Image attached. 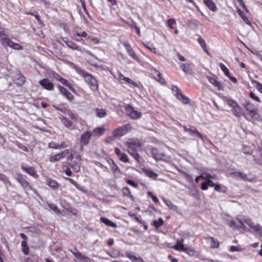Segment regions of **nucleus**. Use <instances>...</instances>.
Here are the masks:
<instances>
[{"mask_svg":"<svg viewBox=\"0 0 262 262\" xmlns=\"http://www.w3.org/2000/svg\"><path fill=\"white\" fill-rule=\"evenodd\" d=\"M88 36V34L85 31L77 32L75 34H73L72 38L76 41L81 42L82 44L84 45L85 43V41L81 37L87 38Z\"/></svg>","mask_w":262,"mask_h":262,"instance_id":"0eeeda50","label":"nucleus"},{"mask_svg":"<svg viewBox=\"0 0 262 262\" xmlns=\"http://www.w3.org/2000/svg\"><path fill=\"white\" fill-rule=\"evenodd\" d=\"M141 146L139 143H130L128 146V149H132V150L137 151L140 149Z\"/></svg>","mask_w":262,"mask_h":262,"instance_id":"ea45409f","label":"nucleus"},{"mask_svg":"<svg viewBox=\"0 0 262 262\" xmlns=\"http://www.w3.org/2000/svg\"><path fill=\"white\" fill-rule=\"evenodd\" d=\"M163 201L165 203V205L170 209L173 210H176L177 208V206H175L172 203L168 200H166L164 198H163Z\"/></svg>","mask_w":262,"mask_h":262,"instance_id":"c9c22d12","label":"nucleus"},{"mask_svg":"<svg viewBox=\"0 0 262 262\" xmlns=\"http://www.w3.org/2000/svg\"><path fill=\"white\" fill-rule=\"evenodd\" d=\"M190 135L193 136L195 135L198 137V134L199 133L196 129V128L194 126H190L189 127V130L188 132Z\"/></svg>","mask_w":262,"mask_h":262,"instance_id":"3c124183","label":"nucleus"},{"mask_svg":"<svg viewBox=\"0 0 262 262\" xmlns=\"http://www.w3.org/2000/svg\"><path fill=\"white\" fill-rule=\"evenodd\" d=\"M228 225L232 228H240L241 227L237 225L235 221L233 220H231L228 221Z\"/></svg>","mask_w":262,"mask_h":262,"instance_id":"4d7b16f0","label":"nucleus"},{"mask_svg":"<svg viewBox=\"0 0 262 262\" xmlns=\"http://www.w3.org/2000/svg\"><path fill=\"white\" fill-rule=\"evenodd\" d=\"M259 151L260 153V158H256L255 156L254 157V161L258 165H262V149L259 148Z\"/></svg>","mask_w":262,"mask_h":262,"instance_id":"603ef678","label":"nucleus"},{"mask_svg":"<svg viewBox=\"0 0 262 262\" xmlns=\"http://www.w3.org/2000/svg\"><path fill=\"white\" fill-rule=\"evenodd\" d=\"M58 89L61 94H62L68 100L70 101H72L74 99L73 95L69 92L66 88L62 87V86L59 85L58 86Z\"/></svg>","mask_w":262,"mask_h":262,"instance_id":"2eb2a0df","label":"nucleus"},{"mask_svg":"<svg viewBox=\"0 0 262 262\" xmlns=\"http://www.w3.org/2000/svg\"><path fill=\"white\" fill-rule=\"evenodd\" d=\"M39 84L45 90L52 91L54 89V84L48 79L44 78L39 81Z\"/></svg>","mask_w":262,"mask_h":262,"instance_id":"9b49d317","label":"nucleus"},{"mask_svg":"<svg viewBox=\"0 0 262 262\" xmlns=\"http://www.w3.org/2000/svg\"><path fill=\"white\" fill-rule=\"evenodd\" d=\"M198 41L199 42V43L200 44V45L201 46V47L204 50H205L207 52V50H206V43H205V40L202 38H201V37H200L198 39Z\"/></svg>","mask_w":262,"mask_h":262,"instance_id":"6e6d98bb","label":"nucleus"},{"mask_svg":"<svg viewBox=\"0 0 262 262\" xmlns=\"http://www.w3.org/2000/svg\"><path fill=\"white\" fill-rule=\"evenodd\" d=\"M63 41L66 43V46L68 48H69L72 50L81 51V48L80 46H79L78 45H77L74 41L69 40L67 38L63 39Z\"/></svg>","mask_w":262,"mask_h":262,"instance_id":"dca6fc26","label":"nucleus"},{"mask_svg":"<svg viewBox=\"0 0 262 262\" xmlns=\"http://www.w3.org/2000/svg\"><path fill=\"white\" fill-rule=\"evenodd\" d=\"M145 174L147 177L154 179H156L158 176L157 173L151 170H146L145 171Z\"/></svg>","mask_w":262,"mask_h":262,"instance_id":"a19ab883","label":"nucleus"},{"mask_svg":"<svg viewBox=\"0 0 262 262\" xmlns=\"http://www.w3.org/2000/svg\"><path fill=\"white\" fill-rule=\"evenodd\" d=\"M244 222L246 223L251 228V230L254 228L253 227H255V225L252 220L250 218H247L244 219Z\"/></svg>","mask_w":262,"mask_h":262,"instance_id":"8fccbe9b","label":"nucleus"},{"mask_svg":"<svg viewBox=\"0 0 262 262\" xmlns=\"http://www.w3.org/2000/svg\"><path fill=\"white\" fill-rule=\"evenodd\" d=\"M172 91L176 97L183 103L188 104L189 103V99L182 94L181 91L178 86H173L172 88Z\"/></svg>","mask_w":262,"mask_h":262,"instance_id":"7ed1b4c3","label":"nucleus"},{"mask_svg":"<svg viewBox=\"0 0 262 262\" xmlns=\"http://www.w3.org/2000/svg\"><path fill=\"white\" fill-rule=\"evenodd\" d=\"M202 116L204 117V119L202 118L201 122H199V123L203 124L204 125H207V124H208L212 122V116H211L210 117V118H208V119L206 118V116Z\"/></svg>","mask_w":262,"mask_h":262,"instance_id":"09e8293b","label":"nucleus"},{"mask_svg":"<svg viewBox=\"0 0 262 262\" xmlns=\"http://www.w3.org/2000/svg\"><path fill=\"white\" fill-rule=\"evenodd\" d=\"M167 26L170 29H173V25L176 24V21L174 18H169L167 21Z\"/></svg>","mask_w":262,"mask_h":262,"instance_id":"052dcab7","label":"nucleus"},{"mask_svg":"<svg viewBox=\"0 0 262 262\" xmlns=\"http://www.w3.org/2000/svg\"><path fill=\"white\" fill-rule=\"evenodd\" d=\"M251 82L255 84L254 86L261 93H262V84L255 80H251Z\"/></svg>","mask_w":262,"mask_h":262,"instance_id":"c03bdc74","label":"nucleus"},{"mask_svg":"<svg viewBox=\"0 0 262 262\" xmlns=\"http://www.w3.org/2000/svg\"><path fill=\"white\" fill-rule=\"evenodd\" d=\"M253 227V229H247L246 231L250 232H254L262 238V226L259 224H257L255 225V227Z\"/></svg>","mask_w":262,"mask_h":262,"instance_id":"4be33fe9","label":"nucleus"},{"mask_svg":"<svg viewBox=\"0 0 262 262\" xmlns=\"http://www.w3.org/2000/svg\"><path fill=\"white\" fill-rule=\"evenodd\" d=\"M227 102L229 106L232 107L234 113L239 114L240 113L241 108L235 100L232 99H228ZM234 115L236 114H234Z\"/></svg>","mask_w":262,"mask_h":262,"instance_id":"4468645a","label":"nucleus"},{"mask_svg":"<svg viewBox=\"0 0 262 262\" xmlns=\"http://www.w3.org/2000/svg\"><path fill=\"white\" fill-rule=\"evenodd\" d=\"M150 152L152 157L156 160H161L163 158L166 157V155L164 152H159L156 148L152 147Z\"/></svg>","mask_w":262,"mask_h":262,"instance_id":"ddd939ff","label":"nucleus"},{"mask_svg":"<svg viewBox=\"0 0 262 262\" xmlns=\"http://www.w3.org/2000/svg\"><path fill=\"white\" fill-rule=\"evenodd\" d=\"M123 107L126 115H141L140 113L135 111L129 104H125Z\"/></svg>","mask_w":262,"mask_h":262,"instance_id":"6ab92c4d","label":"nucleus"},{"mask_svg":"<svg viewBox=\"0 0 262 262\" xmlns=\"http://www.w3.org/2000/svg\"><path fill=\"white\" fill-rule=\"evenodd\" d=\"M128 153L136 160L138 163H141L142 158L140 155L137 153V151L132 150V149H128Z\"/></svg>","mask_w":262,"mask_h":262,"instance_id":"c756f323","label":"nucleus"},{"mask_svg":"<svg viewBox=\"0 0 262 262\" xmlns=\"http://www.w3.org/2000/svg\"><path fill=\"white\" fill-rule=\"evenodd\" d=\"M0 180L3 181L5 184H8L11 185V182L9 181L8 178L4 174L0 173Z\"/></svg>","mask_w":262,"mask_h":262,"instance_id":"49530a36","label":"nucleus"},{"mask_svg":"<svg viewBox=\"0 0 262 262\" xmlns=\"http://www.w3.org/2000/svg\"><path fill=\"white\" fill-rule=\"evenodd\" d=\"M206 6L212 11L215 12L217 8L215 3L212 0H203Z\"/></svg>","mask_w":262,"mask_h":262,"instance_id":"cd10ccee","label":"nucleus"},{"mask_svg":"<svg viewBox=\"0 0 262 262\" xmlns=\"http://www.w3.org/2000/svg\"><path fill=\"white\" fill-rule=\"evenodd\" d=\"M183 242L184 239L183 238L178 239L176 244L173 247V248L179 251L184 252L189 255H192L194 251L190 247H185Z\"/></svg>","mask_w":262,"mask_h":262,"instance_id":"f03ea898","label":"nucleus"},{"mask_svg":"<svg viewBox=\"0 0 262 262\" xmlns=\"http://www.w3.org/2000/svg\"><path fill=\"white\" fill-rule=\"evenodd\" d=\"M70 251L75 256V257L77 258L83 259L86 257L85 256H83L76 247L74 248L73 250L70 249Z\"/></svg>","mask_w":262,"mask_h":262,"instance_id":"473e14b6","label":"nucleus"},{"mask_svg":"<svg viewBox=\"0 0 262 262\" xmlns=\"http://www.w3.org/2000/svg\"><path fill=\"white\" fill-rule=\"evenodd\" d=\"M122 192L123 196H126L129 198L131 200L133 201H134L135 198L134 196L131 194L128 187H124L122 189Z\"/></svg>","mask_w":262,"mask_h":262,"instance_id":"7c9ffc66","label":"nucleus"},{"mask_svg":"<svg viewBox=\"0 0 262 262\" xmlns=\"http://www.w3.org/2000/svg\"><path fill=\"white\" fill-rule=\"evenodd\" d=\"M242 150L246 155H251L253 152V150L249 146L243 145Z\"/></svg>","mask_w":262,"mask_h":262,"instance_id":"4c0bfd02","label":"nucleus"},{"mask_svg":"<svg viewBox=\"0 0 262 262\" xmlns=\"http://www.w3.org/2000/svg\"><path fill=\"white\" fill-rule=\"evenodd\" d=\"M105 128L104 126H99L95 128L93 132L92 136L100 137L104 134Z\"/></svg>","mask_w":262,"mask_h":262,"instance_id":"bb28decb","label":"nucleus"},{"mask_svg":"<svg viewBox=\"0 0 262 262\" xmlns=\"http://www.w3.org/2000/svg\"><path fill=\"white\" fill-rule=\"evenodd\" d=\"M55 78H56V79L57 80H58L59 82H60L64 85H65V84L67 83V82L68 81L67 80H66V79L63 78V77H62L61 76L59 75L58 74H57L56 76H55Z\"/></svg>","mask_w":262,"mask_h":262,"instance_id":"bf43d9fd","label":"nucleus"},{"mask_svg":"<svg viewBox=\"0 0 262 262\" xmlns=\"http://www.w3.org/2000/svg\"><path fill=\"white\" fill-rule=\"evenodd\" d=\"M92 137V132L89 131L84 132L80 136V143H81L83 145H88Z\"/></svg>","mask_w":262,"mask_h":262,"instance_id":"6e6552de","label":"nucleus"},{"mask_svg":"<svg viewBox=\"0 0 262 262\" xmlns=\"http://www.w3.org/2000/svg\"><path fill=\"white\" fill-rule=\"evenodd\" d=\"M1 45L5 48L10 47L12 40L8 37L6 36L0 39Z\"/></svg>","mask_w":262,"mask_h":262,"instance_id":"72a5a7b5","label":"nucleus"},{"mask_svg":"<svg viewBox=\"0 0 262 262\" xmlns=\"http://www.w3.org/2000/svg\"><path fill=\"white\" fill-rule=\"evenodd\" d=\"M124 81H125L127 83L133 86L136 87L138 86V84L129 78L126 77Z\"/></svg>","mask_w":262,"mask_h":262,"instance_id":"0e129e2a","label":"nucleus"},{"mask_svg":"<svg viewBox=\"0 0 262 262\" xmlns=\"http://www.w3.org/2000/svg\"><path fill=\"white\" fill-rule=\"evenodd\" d=\"M125 255L132 262H145V261L140 256H136L130 251L126 252L125 253Z\"/></svg>","mask_w":262,"mask_h":262,"instance_id":"f3484780","label":"nucleus"},{"mask_svg":"<svg viewBox=\"0 0 262 262\" xmlns=\"http://www.w3.org/2000/svg\"><path fill=\"white\" fill-rule=\"evenodd\" d=\"M100 221L107 226L116 228L117 225L109 219L105 217H101Z\"/></svg>","mask_w":262,"mask_h":262,"instance_id":"c85d7f7f","label":"nucleus"},{"mask_svg":"<svg viewBox=\"0 0 262 262\" xmlns=\"http://www.w3.org/2000/svg\"><path fill=\"white\" fill-rule=\"evenodd\" d=\"M127 130H128L126 126H122L121 127H119L113 131V137H114L115 138H119L126 134Z\"/></svg>","mask_w":262,"mask_h":262,"instance_id":"1a4fd4ad","label":"nucleus"},{"mask_svg":"<svg viewBox=\"0 0 262 262\" xmlns=\"http://www.w3.org/2000/svg\"><path fill=\"white\" fill-rule=\"evenodd\" d=\"M14 81L18 85H21L25 83L26 78L21 74L19 73L14 77Z\"/></svg>","mask_w":262,"mask_h":262,"instance_id":"aec40b11","label":"nucleus"},{"mask_svg":"<svg viewBox=\"0 0 262 262\" xmlns=\"http://www.w3.org/2000/svg\"><path fill=\"white\" fill-rule=\"evenodd\" d=\"M193 67V64L191 63L180 64V68L186 75H189L191 74Z\"/></svg>","mask_w":262,"mask_h":262,"instance_id":"f8f14e48","label":"nucleus"},{"mask_svg":"<svg viewBox=\"0 0 262 262\" xmlns=\"http://www.w3.org/2000/svg\"><path fill=\"white\" fill-rule=\"evenodd\" d=\"M60 204L61 206L65 209H66L68 211H71V208L72 206L71 204L67 202L66 200H61L60 202Z\"/></svg>","mask_w":262,"mask_h":262,"instance_id":"58836bf2","label":"nucleus"},{"mask_svg":"<svg viewBox=\"0 0 262 262\" xmlns=\"http://www.w3.org/2000/svg\"><path fill=\"white\" fill-rule=\"evenodd\" d=\"M70 166L73 169V170L76 172H78L80 170V166L79 164L74 161H72L70 163Z\"/></svg>","mask_w":262,"mask_h":262,"instance_id":"f704fd0d","label":"nucleus"},{"mask_svg":"<svg viewBox=\"0 0 262 262\" xmlns=\"http://www.w3.org/2000/svg\"><path fill=\"white\" fill-rule=\"evenodd\" d=\"M60 119L67 128L71 129L75 128L74 124L72 121L69 120L68 118L65 117L64 116H61V117H60Z\"/></svg>","mask_w":262,"mask_h":262,"instance_id":"5701e85b","label":"nucleus"},{"mask_svg":"<svg viewBox=\"0 0 262 262\" xmlns=\"http://www.w3.org/2000/svg\"><path fill=\"white\" fill-rule=\"evenodd\" d=\"M214 190L219 192H222L224 193H226L227 191L225 189H223L221 185L218 184H216V185L214 186Z\"/></svg>","mask_w":262,"mask_h":262,"instance_id":"13d9d810","label":"nucleus"},{"mask_svg":"<svg viewBox=\"0 0 262 262\" xmlns=\"http://www.w3.org/2000/svg\"><path fill=\"white\" fill-rule=\"evenodd\" d=\"M10 47L16 50H20L23 49V47L21 45L17 43H15L12 41H11Z\"/></svg>","mask_w":262,"mask_h":262,"instance_id":"de8ad7c7","label":"nucleus"},{"mask_svg":"<svg viewBox=\"0 0 262 262\" xmlns=\"http://www.w3.org/2000/svg\"><path fill=\"white\" fill-rule=\"evenodd\" d=\"M207 78L208 81L212 84L214 87L216 88L219 91H223V88L222 86L221 83L218 81L216 79L213 77L207 76Z\"/></svg>","mask_w":262,"mask_h":262,"instance_id":"a211bd4d","label":"nucleus"},{"mask_svg":"<svg viewBox=\"0 0 262 262\" xmlns=\"http://www.w3.org/2000/svg\"><path fill=\"white\" fill-rule=\"evenodd\" d=\"M48 206H49V207L51 210H53L57 214H60V210H59V209H58V207L57 206V205H56L55 204H49Z\"/></svg>","mask_w":262,"mask_h":262,"instance_id":"864d4df0","label":"nucleus"},{"mask_svg":"<svg viewBox=\"0 0 262 262\" xmlns=\"http://www.w3.org/2000/svg\"><path fill=\"white\" fill-rule=\"evenodd\" d=\"M234 175L236 177H239L241 179L245 181H250L247 176V175L244 172H242L240 171H236L233 173Z\"/></svg>","mask_w":262,"mask_h":262,"instance_id":"e433bc0d","label":"nucleus"},{"mask_svg":"<svg viewBox=\"0 0 262 262\" xmlns=\"http://www.w3.org/2000/svg\"><path fill=\"white\" fill-rule=\"evenodd\" d=\"M68 64L79 75L84 78L85 82L89 84L92 91L94 92L98 91L99 88L98 82L91 74L82 69L73 62H69Z\"/></svg>","mask_w":262,"mask_h":262,"instance_id":"f257e3e1","label":"nucleus"},{"mask_svg":"<svg viewBox=\"0 0 262 262\" xmlns=\"http://www.w3.org/2000/svg\"><path fill=\"white\" fill-rule=\"evenodd\" d=\"M144 46L146 48L149 49L151 52H152L153 53L156 52V49L155 48V47L152 45H151L150 46H148L147 44L144 43Z\"/></svg>","mask_w":262,"mask_h":262,"instance_id":"774afa93","label":"nucleus"},{"mask_svg":"<svg viewBox=\"0 0 262 262\" xmlns=\"http://www.w3.org/2000/svg\"><path fill=\"white\" fill-rule=\"evenodd\" d=\"M46 184H47V185H48L49 187H50L51 188H52L54 190L57 189L59 186V185L57 183V182H56L55 180H54L51 178H47Z\"/></svg>","mask_w":262,"mask_h":262,"instance_id":"a878e982","label":"nucleus"},{"mask_svg":"<svg viewBox=\"0 0 262 262\" xmlns=\"http://www.w3.org/2000/svg\"><path fill=\"white\" fill-rule=\"evenodd\" d=\"M119 158V160L124 163H128L129 161L127 156L124 153L121 155Z\"/></svg>","mask_w":262,"mask_h":262,"instance_id":"5fc2aeb1","label":"nucleus"},{"mask_svg":"<svg viewBox=\"0 0 262 262\" xmlns=\"http://www.w3.org/2000/svg\"><path fill=\"white\" fill-rule=\"evenodd\" d=\"M246 108L247 110L251 113H254L255 112V107L253 105L250 103H248L246 105Z\"/></svg>","mask_w":262,"mask_h":262,"instance_id":"680f3d73","label":"nucleus"},{"mask_svg":"<svg viewBox=\"0 0 262 262\" xmlns=\"http://www.w3.org/2000/svg\"><path fill=\"white\" fill-rule=\"evenodd\" d=\"M122 44L125 47L128 55L134 60H136L137 62H140V58L137 56L135 52L132 48L131 46L128 43V42L126 41H124L122 42Z\"/></svg>","mask_w":262,"mask_h":262,"instance_id":"39448f33","label":"nucleus"},{"mask_svg":"<svg viewBox=\"0 0 262 262\" xmlns=\"http://www.w3.org/2000/svg\"><path fill=\"white\" fill-rule=\"evenodd\" d=\"M219 67L222 70V71L224 72L225 76H226L227 77L229 76V75H230V72L229 70L227 69V68L225 66V64H223V63H220Z\"/></svg>","mask_w":262,"mask_h":262,"instance_id":"37998d69","label":"nucleus"},{"mask_svg":"<svg viewBox=\"0 0 262 262\" xmlns=\"http://www.w3.org/2000/svg\"><path fill=\"white\" fill-rule=\"evenodd\" d=\"M21 168L24 171H25L26 172H27V173H28L32 177H36L37 176V174L36 171H35V169L33 167L30 166L28 167L26 166L21 165Z\"/></svg>","mask_w":262,"mask_h":262,"instance_id":"b1692460","label":"nucleus"},{"mask_svg":"<svg viewBox=\"0 0 262 262\" xmlns=\"http://www.w3.org/2000/svg\"><path fill=\"white\" fill-rule=\"evenodd\" d=\"M237 12L238 14L240 16V17L242 18L243 21L247 25H250L251 22L248 18V17L245 15L244 13L239 9L238 8L237 10Z\"/></svg>","mask_w":262,"mask_h":262,"instance_id":"2f4dec72","label":"nucleus"},{"mask_svg":"<svg viewBox=\"0 0 262 262\" xmlns=\"http://www.w3.org/2000/svg\"><path fill=\"white\" fill-rule=\"evenodd\" d=\"M49 147L50 148L61 149L66 147L65 142H62L60 144L57 143L55 142H51L49 143Z\"/></svg>","mask_w":262,"mask_h":262,"instance_id":"393cba45","label":"nucleus"},{"mask_svg":"<svg viewBox=\"0 0 262 262\" xmlns=\"http://www.w3.org/2000/svg\"><path fill=\"white\" fill-rule=\"evenodd\" d=\"M164 224V221L162 218H159L158 220H154L153 221V225L155 228H158L160 226H162Z\"/></svg>","mask_w":262,"mask_h":262,"instance_id":"79ce46f5","label":"nucleus"},{"mask_svg":"<svg viewBox=\"0 0 262 262\" xmlns=\"http://www.w3.org/2000/svg\"><path fill=\"white\" fill-rule=\"evenodd\" d=\"M108 162L114 175L117 178H120L122 175V172L116 163L111 159L108 160Z\"/></svg>","mask_w":262,"mask_h":262,"instance_id":"20e7f679","label":"nucleus"},{"mask_svg":"<svg viewBox=\"0 0 262 262\" xmlns=\"http://www.w3.org/2000/svg\"><path fill=\"white\" fill-rule=\"evenodd\" d=\"M69 154V149H65L60 153L52 156L50 157L49 160L51 162H55L66 157Z\"/></svg>","mask_w":262,"mask_h":262,"instance_id":"423d86ee","label":"nucleus"},{"mask_svg":"<svg viewBox=\"0 0 262 262\" xmlns=\"http://www.w3.org/2000/svg\"><path fill=\"white\" fill-rule=\"evenodd\" d=\"M198 137L201 138L203 141L208 142L209 144L213 145L212 141L207 138L206 136L202 135L200 133H198Z\"/></svg>","mask_w":262,"mask_h":262,"instance_id":"a18cd8bd","label":"nucleus"},{"mask_svg":"<svg viewBox=\"0 0 262 262\" xmlns=\"http://www.w3.org/2000/svg\"><path fill=\"white\" fill-rule=\"evenodd\" d=\"M126 182L128 184H129V185H130L132 186H133V187H135V188H136V187H138V184H137L136 182H135L134 181L132 180L127 179V180L126 181Z\"/></svg>","mask_w":262,"mask_h":262,"instance_id":"69168bd1","label":"nucleus"},{"mask_svg":"<svg viewBox=\"0 0 262 262\" xmlns=\"http://www.w3.org/2000/svg\"><path fill=\"white\" fill-rule=\"evenodd\" d=\"M16 145L18 148L21 149L22 150H23L24 151H26V152L28 151V147L27 146H26L25 145H24L23 144L19 143V142H17L16 143Z\"/></svg>","mask_w":262,"mask_h":262,"instance_id":"e2e57ef3","label":"nucleus"},{"mask_svg":"<svg viewBox=\"0 0 262 262\" xmlns=\"http://www.w3.org/2000/svg\"><path fill=\"white\" fill-rule=\"evenodd\" d=\"M156 72L157 73V75L158 78L157 79V80L159 81L162 84L164 83L165 82V81L164 79L162 78L161 74L158 71H156Z\"/></svg>","mask_w":262,"mask_h":262,"instance_id":"338daca9","label":"nucleus"},{"mask_svg":"<svg viewBox=\"0 0 262 262\" xmlns=\"http://www.w3.org/2000/svg\"><path fill=\"white\" fill-rule=\"evenodd\" d=\"M16 180L19 183L20 185L24 188H27L28 189H31V186L26 180L24 176L21 174H17Z\"/></svg>","mask_w":262,"mask_h":262,"instance_id":"9d476101","label":"nucleus"},{"mask_svg":"<svg viewBox=\"0 0 262 262\" xmlns=\"http://www.w3.org/2000/svg\"><path fill=\"white\" fill-rule=\"evenodd\" d=\"M206 241L210 242V247L212 248H218L220 246V243L217 239H215L214 237L211 236H206L204 238Z\"/></svg>","mask_w":262,"mask_h":262,"instance_id":"412c9836","label":"nucleus"}]
</instances>
